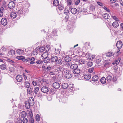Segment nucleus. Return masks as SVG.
<instances>
[{"instance_id": "obj_55", "label": "nucleus", "mask_w": 123, "mask_h": 123, "mask_svg": "<svg viewBox=\"0 0 123 123\" xmlns=\"http://www.w3.org/2000/svg\"><path fill=\"white\" fill-rule=\"evenodd\" d=\"M23 58H24V56H18L16 57L17 59L19 60H21L22 61Z\"/></svg>"}, {"instance_id": "obj_41", "label": "nucleus", "mask_w": 123, "mask_h": 123, "mask_svg": "<svg viewBox=\"0 0 123 123\" xmlns=\"http://www.w3.org/2000/svg\"><path fill=\"white\" fill-rule=\"evenodd\" d=\"M13 4L14 5V3L13 2L9 3L8 5V8H13L14 6Z\"/></svg>"}, {"instance_id": "obj_45", "label": "nucleus", "mask_w": 123, "mask_h": 123, "mask_svg": "<svg viewBox=\"0 0 123 123\" xmlns=\"http://www.w3.org/2000/svg\"><path fill=\"white\" fill-rule=\"evenodd\" d=\"M62 8H57L56 10L59 14H61V11L63 10Z\"/></svg>"}, {"instance_id": "obj_44", "label": "nucleus", "mask_w": 123, "mask_h": 123, "mask_svg": "<svg viewBox=\"0 0 123 123\" xmlns=\"http://www.w3.org/2000/svg\"><path fill=\"white\" fill-rule=\"evenodd\" d=\"M57 64L59 65H61L62 63V61L61 59H58L57 61Z\"/></svg>"}, {"instance_id": "obj_10", "label": "nucleus", "mask_w": 123, "mask_h": 123, "mask_svg": "<svg viewBox=\"0 0 123 123\" xmlns=\"http://www.w3.org/2000/svg\"><path fill=\"white\" fill-rule=\"evenodd\" d=\"M116 45L118 49H120L122 46V42L119 41H117V43Z\"/></svg>"}, {"instance_id": "obj_35", "label": "nucleus", "mask_w": 123, "mask_h": 123, "mask_svg": "<svg viewBox=\"0 0 123 123\" xmlns=\"http://www.w3.org/2000/svg\"><path fill=\"white\" fill-rule=\"evenodd\" d=\"M39 90V88L37 87H36L34 89V92L35 94H37Z\"/></svg>"}, {"instance_id": "obj_54", "label": "nucleus", "mask_w": 123, "mask_h": 123, "mask_svg": "<svg viewBox=\"0 0 123 123\" xmlns=\"http://www.w3.org/2000/svg\"><path fill=\"white\" fill-rule=\"evenodd\" d=\"M17 123H22V120L20 118H18Z\"/></svg>"}, {"instance_id": "obj_24", "label": "nucleus", "mask_w": 123, "mask_h": 123, "mask_svg": "<svg viewBox=\"0 0 123 123\" xmlns=\"http://www.w3.org/2000/svg\"><path fill=\"white\" fill-rule=\"evenodd\" d=\"M114 54L113 52H109L106 54V55L107 56L110 57L114 55Z\"/></svg>"}, {"instance_id": "obj_23", "label": "nucleus", "mask_w": 123, "mask_h": 123, "mask_svg": "<svg viewBox=\"0 0 123 123\" xmlns=\"http://www.w3.org/2000/svg\"><path fill=\"white\" fill-rule=\"evenodd\" d=\"M78 65L77 64H75L72 65L70 67V68L71 69H73V70H74L76 69L77 68Z\"/></svg>"}, {"instance_id": "obj_18", "label": "nucleus", "mask_w": 123, "mask_h": 123, "mask_svg": "<svg viewBox=\"0 0 123 123\" xmlns=\"http://www.w3.org/2000/svg\"><path fill=\"white\" fill-rule=\"evenodd\" d=\"M0 68L2 70H4L6 69L7 67L5 64H3L0 66Z\"/></svg>"}, {"instance_id": "obj_28", "label": "nucleus", "mask_w": 123, "mask_h": 123, "mask_svg": "<svg viewBox=\"0 0 123 123\" xmlns=\"http://www.w3.org/2000/svg\"><path fill=\"white\" fill-rule=\"evenodd\" d=\"M25 105L26 108L27 109H29L31 106L30 103H29L28 102V101H27L25 103Z\"/></svg>"}, {"instance_id": "obj_25", "label": "nucleus", "mask_w": 123, "mask_h": 123, "mask_svg": "<svg viewBox=\"0 0 123 123\" xmlns=\"http://www.w3.org/2000/svg\"><path fill=\"white\" fill-rule=\"evenodd\" d=\"M103 18L105 19H108L109 17V14L107 13H105L103 15Z\"/></svg>"}, {"instance_id": "obj_19", "label": "nucleus", "mask_w": 123, "mask_h": 123, "mask_svg": "<svg viewBox=\"0 0 123 123\" xmlns=\"http://www.w3.org/2000/svg\"><path fill=\"white\" fill-rule=\"evenodd\" d=\"M98 79V77L97 75H95L94 76L92 79V81H97Z\"/></svg>"}, {"instance_id": "obj_12", "label": "nucleus", "mask_w": 123, "mask_h": 123, "mask_svg": "<svg viewBox=\"0 0 123 123\" xmlns=\"http://www.w3.org/2000/svg\"><path fill=\"white\" fill-rule=\"evenodd\" d=\"M26 116V113L24 111L21 112L20 114V117L21 118L25 117Z\"/></svg>"}, {"instance_id": "obj_29", "label": "nucleus", "mask_w": 123, "mask_h": 123, "mask_svg": "<svg viewBox=\"0 0 123 123\" xmlns=\"http://www.w3.org/2000/svg\"><path fill=\"white\" fill-rule=\"evenodd\" d=\"M66 65L65 64H64L63 65L60 66L61 72H63L64 71H65L66 70Z\"/></svg>"}, {"instance_id": "obj_60", "label": "nucleus", "mask_w": 123, "mask_h": 123, "mask_svg": "<svg viewBox=\"0 0 123 123\" xmlns=\"http://www.w3.org/2000/svg\"><path fill=\"white\" fill-rule=\"evenodd\" d=\"M69 18V16L68 15H67L65 17V18L64 19L65 21L66 22H67L68 21Z\"/></svg>"}, {"instance_id": "obj_1", "label": "nucleus", "mask_w": 123, "mask_h": 123, "mask_svg": "<svg viewBox=\"0 0 123 123\" xmlns=\"http://www.w3.org/2000/svg\"><path fill=\"white\" fill-rule=\"evenodd\" d=\"M62 86L63 89H66V92L68 93L72 92L73 88V84H70L68 85L67 83L62 84Z\"/></svg>"}, {"instance_id": "obj_11", "label": "nucleus", "mask_w": 123, "mask_h": 123, "mask_svg": "<svg viewBox=\"0 0 123 123\" xmlns=\"http://www.w3.org/2000/svg\"><path fill=\"white\" fill-rule=\"evenodd\" d=\"M23 8H22L21 9L18 10L17 11V13L18 16H19L20 17L21 16V15L23 14Z\"/></svg>"}, {"instance_id": "obj_4", "label": "nucleus", "mask_w": 123, "mask_h": 123, "mask_svg": "<svg viewBox=\"0 0 123 123\" xmlns=\"http://www.w3.org/2000/svg\"><path fill=\"white\" fill-rule=\"evenodd\" d=\"M29 103H30L31 106H32L34 105L35 102L34 98L33 97H31L29 98L28 101Z\"/></svg>"}, {"instance_id": "obj_43", "label": "nucleus", "mask_w": 123, "mask_h": 123, "mask_svg": "<svg viewBox=\"0 0 123 123\" xmlns=\"http://www.w3.org/2000/svg\"><path fill=\"white\" fill-rule=\"evenodd\" d=\"M35 118L37 121H38L40 120V116L38 114H37L35 117Z\"/></svg>"}, {"instance_id": "obj_64", "label": "nucleus", "mask_w": 123, "mask_h": 123, "mask_svg": "<svg viewBox=\"0 0 123 123\" xmlns=\"http://www.w3.org/2000/svg\"><path fill=\"white\" fill-rule=\"evenodd\" d=\"M45 49V51L47 52L49 50V49L48 48L47 46L44 47Z\"/></svg>"}, {"instance_id": "obj_31", "label": "nucleus", "mask_w": 123, "mask_h": 123, "mask_svg": "<svg viewBox=\"0 0 123 123\" xmlns=\"http://www.w3.org/2000/svg\"><path fill=\"white\" fill-rule=\"evenodd\" d=\"M17 54L19 55H21L23 53L24 51L22 50L19 49L16 51Z\"/></svg>"}, {"instance_id": "obj_62", "label": "nucleus", "mask_w": 123, "mask_h": 123, "mask_svg": "<svg viewBox=\"0 0 123 123\" xmlns=\"http://www.w3.org/2000/svg\"><path fill=\"white\" fill-rule=\"evenodd\" d=\"M43 62L40 60H38L36 62H36V63L38 64H40L42 63Z\"/></svg>"}, {"instance_id": "obj_59", "label": "nucleus", "mask_w": 123, "mask_h": 123, "mask_svg": "<svg viewBox=\"0 0 123 123\" xmlns=\"http://www.w3.org/2000/svg\"><path fill=\"white\" fill-rule=\"evenodd\" d=\"M60 50L59 49H55V52L57 54H58L60 52Z\"/></svg>"}, {"instance_id": "obj_61", "label": "nucleus", "mask_w": 123, "mask_h": 123, "mask_svg": "<svg viewBox=\"0 0 123 123\" xmlns=\"http://www.w3.org/2000/svg\"><path fill=\"white\" fill-rule=\"evenodd\" d=\"M93 70L94 68L93 67H92L89 69L88 71L89 72L91 73L93 71Z\"/></svg>"}, {"instance_id": "obj_17", "label": "nucleus", "mask_w": 123, "mask_h": 123, "mask_svg": "<svg viewBox=\"0 0 123 123\" xmlns=\"http://www.w3.org/2000/svg\"><path fill=\"white\" fill-rule=\"evenodd\" d=\"M113 26L115 28H117L119 25L118 23L116 21L113 22L112 24Z\"/></svg>"}, {"instance_id": "obj_63", "label": "nucleus", "mask_w": 123, "mask_h": 123, "mask_svg": "<svg viewBox=\"0 0 123 123\" xmlns=\"http://www.w3.org/2000/svg\"><path fill=\"white\" fill-rule=\"evenodd\" d=\"M87 11V10L85 8H83L82 9L81 11H80L81 12H83L85 13H86Z\"/></svg>"}, {"instance_id": "obj_53", "label": "nucleus", "mask_w": 123, "mask_h": 123, "mask_svg": "<svg viewBox=\"0 0 123 123\" xmlns=\"http://www.w3.org/2000/svg\"><path fill=\"white\" fill-rule=\"evenodd\" d=\"M29 115L31 118H32L33 116V114L31 110L29 111Z\"/></svg>"}, {"instance_id": "obj_27", "label": "nucleus", "mask_w": 123, "mask_h": 123, "mask_svg": "<svg viewBox=\"0 0 123 123\" xmlns=\"http://www.w3.org/2000/svg\"><path fill=\"white\" fill-rule=\"evenodd\" d=\"M30 57V61H31L30 63L31 64H34L35 63V62L34 61L35 60V59L34 57H31V56L29 57Z\"/></svg>"}, {"instance_id": "obj_37", "label": "nucleus", "mask_w": 123, "mask_h": 123, "mask_svg": "<svg viewBox=\"0 0 123 123\" xmlns=\"http://www.w3.org/2000/svg\"><path fill=\"white\" fill-rule=\"evenodd\" d=\"M43 61L44 63H48L50 61V59L48 57L45 58H44Z\"/></svg>"}, {"instance_id": "obj_58", "label": "nucleus", "mask_w": 123, "mask_h": 123, "mask_svg": "<svg viewBox=\"0 0 123 123\" xmlns=\"http://www.w3.org/2000/svg\"><path fill=\"white\" fill-rule=\"evenodd\" d=\"M119 63L117 61V60H115L112 63L113 65L116 64V65H117L119 64Z\"/></svg>"}, {"instance_id": "obj_48", "label": "nucleus", "mask_w": 123, "mask_h": 123, "mask_svg": "<svg viewBox=\"0 0 123 123\" xmlns=\"http://www.w3.org/2000/svg\"><path fill=\"white\" fill-rule=\"evenodd\" d=\"M66 2L67 5H70L72 3L71 0H67Z\"/></svg>"}, {"instance_id": "obj_39", "label": "nucleus", "mask_w": 123, "mask_h": 123, "mask_svg": "<svg viewBox=\"0 0 123 123\" xmlns=\"http://www.w3.org/2000/svg\"><path fill=\"white\" fill-rule=\"evenodd\" d=\"M111 63L110 62H106L104 64V66L105 67L107 68H108L110 66Z\"/></svg>"}, {"instance_id": "obj_34", "label": "nucleus", "mask_w": 123, "mask_h": 123, "mask_svg": "<svg viewBox=\"0 0 123 123\" xmlns=\"http://www.w3.org/2000/svg\"><path fill=\"white\" fill-rule=\"evenodd\" d=\"M100 81L102 83H105L106 81V79L105 77H102Z\"/></svg>"}, {"instance_id": "obj_57", "label": "nucleus", "mask_w": 123, "mask_h": 123, "mask_svg": "<svg viewBox=\"0 0 123 123\" xmlns=\"http://www.w3.org/2000/svg\"><path fill=\"white\" fill-rule=\"evenodd\" d=\"M51 67H46V71H47L48 72H50V70L51 69Z\"/></svg>"}, {"instance_id": "obj_22", "label": "nucleus", "mask_w": 123, "mask_h": 123, "mask_svg": "<svg viewBox=\"0 0 123 123\" xmlns=\"http://www.w3.org/2000/svg\"><path fill=\"white\" fill-rule=\"evenodd\" d=\"M30 57L25 58L24 57L22 61L24 62H29L30 61Z\"/></svg>"}, {"instance_id": "obj_56", "label": "nucleus", "mask_w": 123, "mask_h": 123, "mask_svg": "<svg viewBox=\"0 0 123 123\" xmlns=\"http://www.w3.org/2000/svg\"><path fill=\"white\" fill-rule=\"evenodd\" d=\"M70 64L71 63V61H69L68 62H67L66 64H65L66 65V66L68 67L70 66Z\"/></svg>"}, {"instance_id": "obj_2", "label": "nucleus", "mask_w": 123, "mask_h": 123, "mask_svg": "<svg viewBox=\"0 0 123 123\" xmlns=\"http://www.w3.org/2000/svg\"><path fill=\"white\" fill-rule=\"evenodd\" d=\"M64 74H65V78H66L69 79L72 77V75L71 74V71L68 70H65L64 71Z\"/></svg>"}, {"instance_id": "obj_6", "label": "nucleus", "mask_w": 123, "mask_h": 123, "mask_svg": "<svg viewBox=\"0 0 123 123\" xmlns=\"http://www.w3.org/2000/svg\"><path fill=\"white\" fill-rule=\"evenodd\" d=\"M53 87L55 89H58L60 87L59 83L58 82H55L53 84Z\"/></svg>"}, {"instance_id": "obj_7", "label": "nucleus", "mask_w": 123, "mask_h": 123, "mask_svg": "<svg viewBox=\"0 0 123 123\" xmlns=\"http://www.w3.org/2000/svg\"><path fill=\"white\" fill-rule=\"evenodd\" d=\"M58 58L57 56L53 55L51 56V61L53 62H57Z\"/></svg>"}, {"instance_id": "obj_36", "label": "nucleus", "mask_w": 123, "mask_h": 123, "mask_svg": "<svg viewBox=\"0 0 123 123\" xmlns=\"http://www.w3.org/2000/svg\"><path fill=\"white\" fill-rule=\"evenodd\" d=\"M25 86L27 88L30 86V83L28 81H25Z\"/></svg>"}, {"instance_id": "obj_38", "label": "nucleus", "mask_w": 123, "mask_h": 123, "mask_svg": "<svg viewBox=\"0 0 123 123\" xmlns=\"http://www.w3.org/2000/svg\"><path fill=\"white\" fill-rule=\"evenodd\" d=\"M57 29H54L52 31V34L53 35L57 36Z\"/></svg>"}, {"instance_id": "obj_46", "label": "nucleus", "mask_w": 123, "mask_h": 123, "mask_svg": "<svg viewBox=\"0 0 123 123\" xmlns=\"http://www.w3.org/2000/svg\"><path fill=\"white\" fill-rule=\"evenodd\" d=\"M28 119L24 117L22 120L23 123H27L28 122Z\"/></svg>"}, {"instance_id": "obj_32", "label": "nucleus", "mask_w": 123, "mask_h": 123, "mask_svg": "<svg viewBox=\"0 0 123 123\" xmlns=\"http://www.w3.org/2000/svg\"><path fill=\"white\" fill-rule=\"evenodd\" d=\"M53 4L55 6H57L59 5V2L58 0H55L53 2Z\"/></svg>"}, {"instance_id": "obj_16", "label": "nucleus", "mask_w": 123, "mask_h": 123, "mask_svg": "<svg viewBox=\"0 0 123 123\" xmlns=\"http://www.w3.org/2000/svg\"><path fill=\"white\" fill-rule=\"evenodd\" d=\"M71 11L73 14H75L77 13L78 11L76 8H71Z\"/></svg>"}, {"instance_id": "obj_3", "label": "nucleus", "mask_w": 123, "mask_h": 123, "mask_svg": "<svg viewBox=\"0 0 123 123\" xmlns=\"http://www.w3.org/2000/svg\"><path fill=\"white\" fill-rule=\"evenodd\" d=\"M50 88L45 86L42 87L41 88V91L42 92L46 93L48 92Z\"/></svg>"}, {"instance_id": "obj_8", "label": "nucleus", "mask_w": 123, "mask_h": 123, "mask_svg": "<svg viewBox=\"0 0 123 123\" xmlns=\"http://www.w3.org/2000/svg\"><path fill=\"white\" fill-rule=\"evenodd\" d=\"M1 23L2 25L5 26L7 24V20L6 18H3L1 20Z\"/></svg>"}, {"instance_id": "obj_9", "label": "nucleus", "mask_w": 123, "mask_h": 123, "mask_svg": "<svg viewBox=\"0 0 123 123\" xmlns=\"http://www.w3.org/2000/svg\"><path fill=\"white\" fill-rule=\"evenodd\" d=\"M16 79L18 82H20L23 79L21 75H18L16 77Z\"/></svg>"}, {"instance_id": "obj_20", "label": "nucleus", "mask_w": 123, "mask_h": 123, "mask_svg": "<svg viewBox=\"0 0 123 123\" xmlns=\"http://www.w3.org/2000/svg\"><path fill=\"white\" fill-rule=\"evenodd\" d=\"M80 71V69H78L77 68L76 69L73 70V73L74 74H79Z\"/></svg>"}, {"instance_id": "obj_50", "label": "nucleus", "mask_w": 123, "mask_h": 123, "mask_svg": "<svg viewBox=\"0 0 123 123\" xmlns=\"http://www.w3.org/2000/svg\"><path fill=\"white\" fill-rule=\"evenodd\" d=\"M112 17L113 19L115 21H119V19L116 16H112Z\"/></svg>"}, {"instance_id": "obj_40", "label": "nucleus", "mask_w": 123, "mask_h": 123, "mask_svg": "<svg viewBox=\"0 0 123 123\" xmlns=\"http://www.w3.org/2000/svg\"><path fill=\"white\" fill-rule=\"evenodd\" d=\"M39 49L38 51L40 52H43L45 51V49L44 47H42L38 48Z\"/></svg>"}, {"instance_id": "obj_52", "label": "nucleus", "mask_w": 123, "mask_h": 123, "mask_svg": "<svg viewBox=\"0 0 123 123\" xmlns=\"http://www.w3.org/2000/svg\"><path fill=\"white\" fill-rule=\"evenodd\" d=\"M64 60L66 62L70 61V59H69V58L68 57H65V58Z\"/></svg>"}, {"instance_id": "obj_5", "label": "nucleus", "mask_w": 123, "mask_h": 123, "mask_svg": "<svg viewBox=\"0 0 123 123\" xmlns=\"http://www.w3.org/2000/svg\"><path fill=\"white\" fill-rule=\"evenodd\" d=\"M106 79L107 81H110L112 79V74L111 73L108 74L107 75Z\"/></svg>"}, {"instance_id": "obj_26", "label": "nucleus", "mask_w": 123, "mask_h": 123, "mask_svg": "<svg viewBox=\"0 0 123 123\" xmlns=\"http://www.w3.org/2000/svg\"><path fill=\"white\" fill-rule=\"evenodd\" d=\"M38 49V48H36L32 52V54H33L34 55H37L39 51Z\"/></svg>"}, {"instance_id": "obj_33", "label": "nucleus", "mask_w": 123, "mask_h": 123, "mask_svg": "<svg viewBox=\"0 0 123 123\" xmlns=\"http://www.w3.org/2000/svg\"><path fill=\"white\" fill-rule=\"evenodd\" d=\"M86 62L85 60L82 59L79 60V63L80 64H82L85 63Z\"/></svg>"}, {"instance_id": "obj_30", "label": "nucleus", "mask_w": 123, "mask_h": 123, "mask_svg": "<svg viewBox=\"0 0 123 123\" xmlns=\"http://www.w3.org/2000/svg\"><path fill=\"white\" fill-rule=\"evenodd\" d=\"M8 52L9 54L11 55H13L15 54V51L12 49L10 50Z\"/></svg>"}, {"instance_id": "obj_49", "label": "nucleus", "mask_w": 123, "mask_h": 123, "mask_svg": "<svg viewBox=\"0 0 123 123\" xmlns=\"http://www.w3.org/2000/svg\"><path fill=\"white\" fill-rule=\"evenodd\" d=\"M68 8H65L64 11V13L65 14H67L69 13V10L67 9Z\"/></svg>"}, {"instance_id": "obj_47", "label": "nucleus", "mask_w": 123, "mask_h": 123, "mask_svg": "<svg viewBox=\"0 0 123 123\" xmlns=\"http://www.w3.org/2000/svg\"><path fill=\"white\" fill-rule=\"evenodd\" d=\"M67 99V98L65 97H63L61 99V100L63 103H65L66 102Z\"/></svg>"}, {"instance_id": "obj_15", "label": "nucleus", "mask_w": 123, "mask_h": 123, "mask_svg": "<svg viewBox=\"0 0 123 123\" xmlns=\"http://www.w3.org/2000/svg\"><path fill=\"white\" fill-rule=\"evenodd\" d=\"M16 14L15 12H12L10 13V16L12 18H15L16 17Z\"/></svg>"}, {"instance_id": "obj_14", "label": "nucleus", "mask_w": 123, "mask_h": 123, "mask_svg": "<svg viewBox=\"0 0 123 123\" xmlns=\"http://www.w3.org/2000/svg\"><path fill=\"white\" fill-rule=\"evenodd\" d=\"M27 93L30 94H31L32 92L33 88L31 87H29L27 88Z\"/></svg>"}, {"instance_id": "obj_21", "label": "nucleus", "mask_w": 123, "mask_h": 123, "mask_svg": "<svg viewBox=\"0 0 123 123\" xmlns=\"http://www.w3.org/2000/svg\"><path fill=\"white\" fill-rule=\"evenodd\" d=\"M84 77L85 79L89 80L91 78V75L90 74L85 75L84 76Z\"/></svg>"}, {"instance_id": "obj_51", "label": "nucleus", "mask_w": 123, "mask_h": 123, "mask_svg": "<svg viewBox=\"0 0 123 123\" xmlns=\"http://www.w3.org/2000/svg\"><path fill=\"white\" fill-rule=\"evenodd\" d=\"M93 63L91 62H90L87 63V65L88 66L91 67L93 65Z\"/></svg>"}, {"instance_id": "obj_42", "label": "nucleus", "mask_w": 123, "mask_h": 123, "mask_svg": "<svg viewBox=\"0 0 123 123\" xmlns=\"http://www.w3.org/2000/svg\"><path fill=\"white\" fill-rule=\"evenodd\" d=\"M9 71L11 72H14L15 71V69L14 67H10L9 68Z\"/></svg>"}, {"instance_id": "obj_13", "label": "nucleus", "mask_w": 123, "mask_h": 123, "mask_svg": "<svg viewBox=\"0 0 123 123\" xmlns=\"http://www.w3.org/2000/svg\"><path fill=\"white\" fill-rule=\"evenodd\" d=\"M48 53L46 51L44 52L41 55L42 58L43 59L44 58H45L48 57Z\"/></svg>"}]
</instances>
